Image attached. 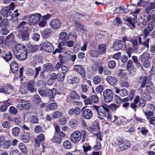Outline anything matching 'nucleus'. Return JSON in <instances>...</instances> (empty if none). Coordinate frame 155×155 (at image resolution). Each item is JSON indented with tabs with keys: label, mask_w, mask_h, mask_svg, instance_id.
Returning <instances> with one entry per match:
<instances>
[{
	"label": "nucleus",
	"mask_w": 155,
	"mask_h": 155,
	"mask_svg": "<svg viewBox=\"0 0 155 155\" xmlns=\"http://www.w3.org/2000/svg\"><path fill=\"white\" fill-rule=\"evenodd\" d=\"M35 81L34 80L31 81L28 84V89L31 92L36 91V89L34 87Z\"/></svg>",
	"instance_id": "393cba45"
},
{
	"label": "nucleus",
	"mask_w": 155,
	"mask_h": 155,
	"mask_svg": "<svg viewBox=\"0 0 155 155\" xmlns=\"http://www.w3.org/2000/svg\"><path fill=\"white\" fill-rule=\"evenodd\" d=\"M3 102L4 104L0 107V109L2 111L5 112L7 110V107L11 105V104L8 102V101H4Z\"/></svg>",
	"instance_id": "bb28decb"
},
{
	"label": "nucleus",
	"mask_w": 155,
	"mask_h": 155,
	"mask_svg": "<svg viewBox=\"0 0 155 155\" xmlns=\"http://www.w3.org/2000/svg\"><path fill=\"white\" fill-rule=\"evenodd\" d=\"M33 101L35 104H39L41 102V99L39 95L38 94H35L33 97Z\"/></svg>",
	"instance_id": "a18cd8bd"
},
{
	"label": "nucleus",
	"mask_w": 155,
	"mask_h": 155,
	"mask_svg": "<svg viewBox=\"0 0 155 155\" xmlns=\"http://www.w3.org/2000/svg\"><path fill=\"white\" fill-rule=\"evenodd\" d=\"M9 155H21V154L18 150L15 149L10 152Z\"/></svg>",
	"instance_id": "774afa93"
},
{
	"label": "nucleus",
	"mask_w": 155,
	"mask_h": 155,
	"mask_svg": "<svg viewBox=\"0 0 155 155\" xmlns=\"http://www.w3.org/2000/svg\"><path fill=\"white\" fill-rule=\"evenodd\" d=\"M154 86L153 84L151 82H150L147 83L146 89L147 91H151L154 90Z\"/></svg>",
	"instance_id": "f704fd0d"
},
{
	"label": "nucleus",
	"mask_w": 155,
	"mask_h": 155,
	"mask_svg": "<svg viewBox=\"0 0 155 155\" xmlns=\"http://www.w3.org/2000/svg\"><path fill=\"white\" fill-rule=\"evenodd\" d=\"M53 69L52 64L50 63H47L44 64L42 67V70L40 74V76L42 79H45L46 76L45 75V72H51Z\"/></svg>",
	"instance_id": "f03ea898"
},
{
	"label": "nucleus",
	"mask_w": 155,
	"mask_h": 155,
	"mask_svg": "<svg viewBox=\"0 0 155 155\" xmlns=\"http://www.w3.org/2000/svg\"><path fill=\"white\" fill-rule=\"evenodd\" d=\"M126 21L128 23L129 26L131 25L134 28L135 21L133 18H127Z\"/></svg>",
	"instance_id": "603ef678"
},
{
	"label": "nucleus",
	"mask_w": 155,
	"mask_h": 155,
	"mask_svg": "<svg viewBox=\"0 0 155 155\" xmlns=\"http://www.w3.org/2000/svg\"><path fill=\"white\" fill-rule=\"evenodd\" d=\"M41 16V15L39 13L31 14L28 17V20L30 23L35 24L39 21Z\"/></svg>",
	"instance_id": "39448f33"
},
{
	"label": "nucleus",
	"mask_w": 155,
	"mask_h": 155,
	"mask_svg": "<svg viewBox=\"0 0 155 155\" xmlns=\"http://www.w3.org/2000/svg\"><path fill=\"white\" fill-rule=\"evenodd\" d=\"M40 35L37 33H34L32 36V39L35 41H37L40 39Z\"/></svg>",
	"instance_id": "e2e57ef3"
},
{
	"label": "nucleus",
	"mask_w": 155,
	"mask_h": 155,
	"mask_svg": "<svg viewBox=\"0 0 155 155\" xmlns=\"http://www.w3.org/2000/svg\"><path fill=\"white\" fill-rule=\"evenodd\" d=\"M35 71L31 68H28L26 70V74L29 76H31L34 74Z\"/></svg>",
	"instance_id": "4d7b16f0"
},
{
	"label": "nucleus",
	"mask_w": 155,
	"mask_h": 155,
	"mask_svg": "<svg viewBox=\"0 0 155 155\" xmlns=\"http://www.w3.org/2000/svg\"><path fill=\"white\" fill-rule=\"evenodd\" d=\"M132 59L137 67L139 68L141 66V64L138 61V58L137 56H132Z\"/></svg>",
	"instance_id": "c03bdc74"
},
{
	"label": "nucleus",
	"mask_w": 155,
	"mask_h": 155,
	"mask_svg": "<svg viewBox=\"0 0 155 155\" xmlns=\"http://www.w3.org/2000/svg\"><path fill=\"white\" fill-rule=\"evenodd\" d=\"M23 104V108L26 110H28L31 107V104L29 101H25Z\"/></svg>",
	"instance_id": "49530a36"
},
{
	"label": "nucleus",
	"mask_w": 155,
	"mask_h": 155,
	"mask_svg": "<svg viewBox=\"0 0 155 155\" xmlns=\"http://www.w3.org/2000/svg\"><path fill=\"white\" fill-rule=\"evenodd\" d=\"M62 114L59 111H56L54 112L52 115V117L54 118H57L62 116Z\"/></svg>",
	"instance_id": "09e8293b"
},
{
	"label": "nucleus",
	"mask_w": 155,
	"mask_h": 155,
	"mask_svg": "<svg viewBox=\"0 0 155 155\" xmlns=\"http://www.w3.org/2000/svg\"><path fill=\"white\" fill-rule=\"evenodd\" d=\"M144 6L146 8V12L147 14H148L151 10L155 8V3L144 2Z\"/></svg>",
	"instance_id": "f8f14e48"
},
{
	"label": "nucleus",
	"mask_w": 155,
	"mask_h": 155,
	"mask_svg": "<svg viewBox=\"0 0 155 155\" xmlns=\"http://www.w3.org/2000/svg\"><path fill=\"white\" fill-rule=\"evenodd\" d=\"M146 101L145 100L141 98L140 99V101L139 102V106L142 107H144L146 105Z\"/></svg>",
	"instance_id": "69168bd1"
},
{
	"label": "nucleus",
	"mask_w": 155,
	"mask_h": 155,
	"mask_svg": "<svg viewBox=\"0 0 155 155\" xmlns=\"http://www.w3.org/2000/svg\"><path fill=\"white\" fill-rule=\"evenodd\" d=\"M104 87L102 85H100L98 86L96 88L95 91L97 93H101L103 90Z\"/></svg>",
	"instance_id": "0e129e2a"
},
{
	"label": "nucleus",
	"mask_w": 155,
	"mask_h": 155,
	"mask_svg": "<svg viewBox=\"0 0 155 155\" xmlns=\"http://www.w3.org/2000/svg\"><path fill=\"white\" fill-rule=\"evenodd\" d=\"M144 114L146 116L148 120L151 118L153 115V113L151 111L144 112Z\"/></svg>",
	"instance_id": "13d9d810"
},
{
	"label": "nucleus",
	"mask_w": 155,
	"mask_h": 155,
	"mask_svg": "<svg viewBox=\"0 0 155 155\" xmlns=\"http://www.w3.org/2000/svg\"><path fill=\"white\" fill-rule=\"evenodd\" d=\"M6 38L8 40V45L9 46L15 44V42L13 34H11L9 35L6 37Z\"/></svg>",
	"instance_id": "a878e982"
},
{
	"label": "nucleus",
	"mask_w": 155,
	"mask_h": 155,
	"mask_svg": "<svg viewBox=\"0 0 155 155\" xmlns=\"http://www.w3.org/2000/svg\"><path fill=\"white\" fill-rule=\"evenodd\" d=\"M93 107V109L97 112L98 118L99 119L102 120L104 117H106V114L101 107L94 105Z\"/></svg>",
	"instance_id": "423d86ee"
},
{
	"label": "nucleus",
	"mask_w": 155,
	"mask_h": 155,
	"mask_svg": "<svg viewBox=\"0 0 155 155\" xmlns=\"http://www.w3.org/2000/svg\"><path fill=\"white\" fill-rule=\"evenodd\" d=\"M147 78L145 76H143L140 77L137 80L138 83L140 84V88H143L145 87L146 83Z\"/></svg>",
	"instance_id": "f3484780"
},
{
	"label": "nucleus",
	"mask_w": 155,
	"mask_h": 155,
	"mask_svg": "<svg viewBox=\"0 0 155 155\" xmlns=\"http://www.w3.org/2000/svg\"><path fill=\"white\" fill-rule=\"evenodd\" d=\"M93 115V113L91 110L88 109H84L82 113L83 117L85 119H91Z\"/></svg>",
	"instance_id": "4468645a"
},
{
	"label": "nucleus",
	"mask_w": 155,
	"mask_h": 155,
	"mask_svg": "<svg viewBox=\"0 0 155 155\" xmlns=\"http://www.w3.org/2000/svg\"><path fill=\"white\" fill-rule=\"evenodd\" d=\"M37 85L41 88H45L46 86L45 82L42 80H39L37 82Z\"/></svg>",
	"instance_id": "e433bc0d"
},
{
	"label": "nucleus",
	"mask_w": 155,
	"mask_h": 155,
	"mask_svg": "<svg viewBox=\"0 0 155 155\" xmlns=\"http://www.w3.org/2000/svg\"><path fill=\"white\" fill-rule=\"evenodd\" d=\"M91 100L92 102L94 103H97L99 101L98 97L96 95H92L91 97Z\"/></svg>",
	"instance_id": "6e6d98bb"
},
{
	"label": "nucleus",
	"mask_w": 155,
	"mask_h": 155,
	"mask_svg": "<svg viewBox=\"0 0 155 155\" xmlns=\"http://www.w3.org/2000/svg\"><path fill=\"white\" fill-rule=\"evenodd\" d=\"M116 64L115 61L112 60L108 62V67L111 69L114 68L116 66Z\"/></svg>",
	"instance_id": "5fc2aeb1"
},
{
	"label": "nucleus",
	"mask_w": 155,
	"mask_h": 155,
	"mask_svg": "<svg viewBox=\"0 0 155 155\" xmlns=\"http://www.w3.org/2000/svg\"><path fill=\"white\" fill-rule=\"evenodd\" d=\"M43 48L45 51L51 52L53 51L54 48L52 45L49 42L45 41L42 43Z\"/></svg>",
	"instance_id": "9d476101"
},
{
	"label": "nucleus",
	"mask_w": 155,
	"mask_h": 155,
	"mask_svg": "<svg viewBox=\"0 0 155 155\" xmlns=\"http://www.w3.org/2000/svg\"><path fill=\"white\" fill-rule=\"evenodd\" d=\"M58 58L60 61L62 62H65L67 61V59L65 56H62L61 54H59Z\"/></svg>",
	"instance_id": "338daca9"
},
{
	"label": "nucleus",
	"mask_w": 155,
	"mask_h": 155,
	"mask_svg": "<svg viewBox=\"0 0 155 155\" xmlns=\"http://www.w3.org/2000/svg\"><path fill=\"white\" fill-rule=\"evenodd\" d=\"M81 109L78 107H75L74 108L70 109L68 113L69 115L71 116L75 114L76 115H79L80 114Z\"/></svg>",
	"instance_id": "dca6fc26"
},
{
	"label": "nucleus",
	"mask_w": 155,
	"mask_h": 155,
	"mask_svg": "<svg viewBox=\"0 0 155 155\" xmlns=\"http://www.w3.org/2000/svg\"><path fill=\"white\" fill-rule=\"evenodd\" d=\"M21 139L24 142H28L30 140L29 134L28 133L23 134L21 137Z\"/></svg>",
	"instance_id": "7c9ffc66"
},
{
	"label": "nucleus",
	"mask_w": 155,
	"mask_h": 155,
	"mask_svg": "<svg viewBox=\"0 0 155 155\" xmlns=\"http://www.w3.org/2000/svg\"><path fill=\"white\" fill-rule=\"evenodd\" d=\"M61 44L60 43H59L57 48L55 49L53 53L55 54L56 53H59L63 52L64 51V49L63 48L61 47Z\"/></svg>",
	"instance_id": "ea45409f"
},
{
	"label": "nucleus",
	"mask_w": 155,
	"mask_h": 155,
	"mask_svg": "<svg viewBox=\"0 0 155 155\" xmlns=\"http://www.w3.org/2000/svg\"><path fill=\"white\" fill-rule=\"evenodd\" d=\"M41 67L39 66L38 67H36L35 69V74H34V78H36L37 76L38 75L39 72L41 71Z\"/></svg>",
	"instance_id": "864d4df0"
},
{
	"label": "nucleus",
	"mask_w": 155,
	"mask_h": 155,
	"mask_svg": "<svg viewBox=\"0 0 155 155\" xmlns=\"http://www.w3.org/2000/svg\"><path fill=\"white\" fill-rule=\"evenodd\" d=\"M129 97L130 98V99L129 98L127 97L124 98H123V99H122L121 101V103H124L127 102L129 100H131L133 99V98L134 97V94H132L131 95H130V96Z\"/></svg>",
	"instance_id": "bf43d9fd"
},
{
	"label": "nucleus",
	"mask_w": 155,
	"mask_h": 155,
	"mask_svg": "<svg viewBox=\"0 0 155 155\" xmlns=\"http://www.w3.org/2000/svg\"><path fill=\"white\" fill-rule=\"evenodd\" d=\"M38 48L37 45H29L28 48V51L30 52H34Z\"/></svg>",
	"instance_id": "2f4dec72"
},
{
	"label": "nucleus",
	"mask_w": 155,
	"mask_h": 155,
	"mask_svg": "<svg viewBox=\"0 0 155 155\" xmlns=\"http://www.w3.org/2000/svg\"><path fill=\"white\" fill-rule=\"evenodd\" d=\"M6 59L7 61H10L12 57V53L10 52H8L6 53L5 54V56L4 57H2Z\"/></svg>",
	"instance_id": "37998d69"
},
{
	"label": "nucleus",
	"mask_w": 155,
	"mask_h": 155,
	"mask_svg": "<svg viewBox=\"0 0 155 155\" xmlns=\"http://www.w3.org/2000/svg\"><path fill=\"white\" fill-rule=\"evenodd\" d=\"M62 138L57 135H54L51 140L53 142L60 144L61 142Z\"/></svg>",
	"instance_id": "72a5a7b5"
},
{
	"label": "nucleus",
	"mask_w": 155,
	"mask_h": 155,
	"mask_svg": "<svg viewBox=\"0 0 155 155\" xmlns=\"http://www.w3.org/2000/svg\"><path fill=\"white\" fill-rule=\"evenodd\" d=\"M74 70L78 73L83 77H85V72L84 68L81 65L76 64L74 66Z\"/></svg>",
	"instance_id": "1a4fd4ad"
},
{
	"label": "nucleus",
	"mask_w": 155,
	"mask_h": 155,
	"mask_svg": "<svg viewBox=\"0 0 155 155\" xmlns=\"http://www.w3.org/2000/svg\"><path fill=\"white\" fill-rule=\"evenodd\" d=\"M101 81V78L98 76H95L93 79L94 83L95 84H99Z\"/></svg>",
	"instance_id": "de8ad7c7"
},
{
	"label": "nucleus",
	"mask_w": 155,
	"mask_h": 155,
	"mask_svg": "<svg viewBox=\"0 0 155 155\" xmlns=\"http://www.w3.org/2000/svg\"><path fill=\"white\" fill-rule=\"evenodd\" d=\"M47 96H48L51 98H54V96L56 94H58V92L57 91L56 89L54 88L52 90L48 89L47 91Z\"/></svg>",
	"instance_id": "aec40b11"
},
{
	"label": "nucleus",
	"mask_w": 155,
	"mask_h": 155,
	"mask_svg": "<svg viewBox=\"0 0 155 155\" xmlns=\"http://www.w3.org/2000/svg\"><path fill=\"white\" fill-rule=\"evenodd\" d=\"M12 71L13 73L16 72L18 69V65L15 61H12L10 65Z\"/></svg>",
	"instance_id": "b1692460"
},
{
	"label": "nucleus",
	"mask_w": 155,
	"mask_h": 155,
	"mask_svg": "<svg viewBox=\"0 0 155 155\" xmlns=\"http://www.w3.org/2000/svg\"><path fill=\"white\" fill-rule=\"evenodd\" d=\"M8 20H3L1 22V26L2 27H8L9 26Z\"/></svg>",
	"instance_id": "680f3d73"
},
{
	"label": "nucleus",
	"mask_w": 155,
	"mask_h": 155,
	"mask_svg": "<svg viewBox=\"0 0 155 155\" xmlns=\"http://www.w3.org/2000/svg\"><path fill=\"white\" fill-rule=\"evenodd\" d=\"M130 142L127 140L123 141L119 145V147L117 149V151L120 152L127 149L130 146Z\"/></svg>",
	"instance_id": "9b49d317"
},
{
	"label": "nucleus",
	"mask_w": 155,
	"mask_h": 155,
	"mask_svg": "<svg viewBox=\"0 0 155 155\" xmlns=\"http://www.w3.org/2000/svg\"><path fill=\"white\" fill-rule=\"evenodd\" d=\"M69 124L70 126L73 128H75L78 125V121L74 119H71L69 122Z\"/></svg>",
	"instance_id": "473e14b6"
},
{
	"label": "nucleus",
	"mask_w": 155,
	"mask_h": 155,
	"mask_svg": "<svg viewBox=\"0 0 155 155\" xmlns=\"http://www.w3.org/2000/svg\"><path fill=\"white\" fill-rule=\"evenodd\" d=\"M19 133V129L18 127H15L12 129V133L14 136H17L18 135Z\"/></svg>",
	"instance_id": "79ce46f5"
},
{
	"label": "nucleus",
	"mask_w": 155,
	"mask_h": 155,
	"mask_svg": "<svg viewBox=\"0 0 155 155\" xmlns=\"http://www.w3.org/2000/svg\"><path fill=\"white\" fill-rule=\"evenodd\" d=\"M26 24V22L25 21L21 22L17 27V30L18 31H22V30H28V27L25 26Z\"/></svg>",
	"instance_id": "4be33fe9"
},
{
	"label": "nucleus",
	"mask_w": 155,
	"mask_h": 155,
	"mask_svg": "<svg viewBox=\"0 0 155 155\" xmlns=\"http://www.w3.org/2000/svg\"><path fill=\"white\" fill-rule=\"evenodd\" d=\"M52 33V31L50 28H46L44 31V35L46 38H48L51 35Z\"/></svg>",
	"instance_id": "a19ab883"
},
{
	"label": "nucleus",
	"mask_w": 155,
	"mask_h": 155,
	"mask_svg": "<svg viewBox=\"0 0 155 155\" xmlns=\"http://www.w3.org/2000/svg\"><path fill=\"white\" fill-rule=\"evenodd\" d=\"M68 83L71 84H73L74 83H78L79 82V79L78 77H73L70 76L68 78Z\"/></svg>",
	"instance_id": "5701e85b"
},
{
	"label": "nucleus",
	"mask_w": 155,
	"mask_h": 155,
	"mask_svg": "<svg viewBox=\"0 0 155 155\" xmlns=\"http://www.w3.org/2000/svg\"><path fill=\"white\" fill-rule=\"evenodd\" d=\"M70 97L72 99L79 100L80 97L76 92L74 90L71 91L70 94Z\"/></svg>",
	"instance_id": "c756f323"
},
{
	"label": "nucleus",
	"mask_w": 155,
	"mask_h": 155,
	"mask_svg": "<svg viewBox=\"0 0 155 155\" xmlns=\"http://www.w3.org/2000/svg\"><path fill=\"white\" fill-rule=\"evenodd\" d=\"M50 25L52 28L56 29L60 28L61 26V23L58 19H53L50 22Z\"/></svg>",
	"instance_id": "ddd939ff"
},
{
	"label": "nucleus",
	"mask_w": 155,
	"mask_h": 155,
	"mask_svg": "<svg viewBox=\"0 0 155 155\" xmlns=\"http://www.w3.org/2000/svg\"><path fill=\"white\" fill-rule=\"evenodd\" d=\"M67 34L66 32H61L59 35V39L61 41L60 42L63 43L68 40V38L67 37Z\"/></svg>",
	"instance_id": "412c9836"
},
{
	"label": "nucleus",
	"mask_w": 155,
	"mask_h": 155,
	"mask_svg": "<svg viewBox=\"0 0 155 155\" xmlns=\"http://www.w3.org/2000/svg\"><path fill=\"white\" fill-rule=\"evenodd\" d=\"M65 74L64 73L60 72L57 74V80L59 81H62L64 80Z\"/></svg>",
	"instance_id": "58836bf2"
},
{
	"label": "nucleus",
	"mask_w": 155,
	"mask_h": 155,
	"mask_svg": "<svg viewBox=\"0 0 155 155\" xmlns=\"http://www.w3.org/2000/svg\"><path fill=\"white\" fill-rule=\"evenodd\" d=\"M1 12L2 15L7 18V20H10L12 19L14 14L7 8H4L2 10Z\"/></svg>",
	"instance_id": "0eeeda50"
},
{
	"label": "nucleus",
	"mask_w": 155,
	"mask_h": 155,
	"mask_svg": "<svg viewBox=\"0 0 155 155\" xmlns=\"http://www.w3.org/2000/svg\"><path fill=\"white\" fill-rule=\"evenodd\" d=\"M115 92L116 94H119L121 97H124L127 96L128 94V91L125 88H123L120 90L117 87L115 88Z\"/></svg>",
	"instance_id": "2eb2a0df"
},
{
	"label": "nucleus",
	"mask_w": 155,
	"mask_h": 155,
	"mask_svg": "<svg viewBox=\"0 0 155 155\" xmlns=\"http://www.w3.org/2000/svg\"><path fill=\"white\" fill-rule=\"evenodd\" d=\"M30 121L33 123L37 124L39 122V120L36 116L32 115L30 118Z\"/></svg>",
	"instance_id": "8fccbe9b"
},
{
	"label": "nucleus",
	"mask_w": 155,
	"mask_h": 155,
	"mask_svg": "<svg viewBox=\"0 0 155 155\" xmlns=\"http://www.w3.org/2000/svg\"><path fill=\"white\" fill-rule=\"evenodd\" d=\"M14 53L16 57L20 61L25 60L27 57V52L25 47L21 44L15 46L14 49Z\"/></svg>",
	"instance_id": "f257e3e1"
},
{
	"label": "nucleus",
	"mask_w": 155,
	"mask_h": 155,
	"mask_svg": "<svg viewBox=\"0 0 155 155\" xmlns=\"http://www.w3.org/2000/svg\"><path fill=\"white\" fill-rule=\"evenodd\" d=\"M106 80L110 84L112 85H115L117 81V78L111 76H108L106 78Z\"/></svg>",
	"instance_id": "a211bd4d"
},
{
	"label": "nucleus",
	"mask_w": 155,
	"mask_h": 155,
	"mask_svg": "<svg viewBox=\"0 0 155 155\" xmlns=\"http://www.w3.org/2000/svg\"><path fill=\"white\" fill-rule=\"evenodd\" d=\"M113 96V92L110 89H106L103 92L104 101L107 103H109L112 101Z\"/></svg>",
	"instance_id": "7ed1b4c3"
},
{
	"label": "nucleus",
	"mask_w": 155,
	"mask_h": 155,
	"mask_svg": "<svg viewBox=\"0 0 155 155\" xmlns=\"http://www.w3.org/2000/svg\"><path fill=\"white\" fill-rule=\"evenodd\" d=\"M19 147L22 152L25 153V155H27L26 153L27 150L25 145H23L22 143H20L19 145Z\"/></svg>",
	"instance_id": "3c124183"
},
{
	"label": "nucleus",
	"mask_w": 155,
	"mask_h": 155,
	"mask_svg": "<svg viewBox=\"0 0 155 155\" xmlns=\"http://www.w3.org/2000/svg\"><path fill=\"white\" fill-rule=\"evenodd\" d=\"M28 31V30H26L18 31V37L22 41L28 40L29 39V36Z\"/></svg>",
	"instance_id": "6e6552de"
},
{
	"label": "nucleus",
	"mask_w": 155,
	"mask_h": 155,
	"mask_svg": "<svg viewBox=\"0 0 155 155\" xmlns=\"http://www.w3.org/2000/svg\"><path fill=\"white\" fill-rule=\"evenodd\" d=\"M123 44L121 40H118L115 41L113 45L114 50L118 51L121 49L123 47Z\"/></svg>",
	"instance_id": "6ab92c4d"
},
{
	"label": "nucleus",
	"mask_w": 155,
	"mask_h": 155,
	"mask_svg": "<svg viewBox=\"0 0 155 155\" xmlns=\"http://www.w3.org/2000/svg\"><path fill=\"white\" fill-rule=\"evenodd\" d=\"M140 58L141 61L148 60L150 58V54L148 52H144L141 55Z\"/></svg>",
	"instance_id": "c85d7f7f"
},
{
	"label": "nucleus",
	"mask_w": 155,
	"mask_h": 155,
	"mask_svg": "<svg viewBox=\"0 0 155 155\" xmlns=\"http://www.w3.org/2000/svg\"><path fill=\"white\" fill-rule=\"evenodd\" d=\"M106 117L108 120L113 122H114L117 120V117L116 116H114V118H113L112 115L109 112L107 113Z\"/></svg>",
	"instance_id": "4c0bfd02"
},
{
	"label": "nucleus",
	"mask_w": 155,
	"mask_h": 155,
	"mask_svg": "<svg viewBox=\"0 0 155 155\" xmlns=\"http://www.w3.org/2000/svg\"><path fill=\"white\" fill-rule=\"evenodd\" d=\"M154 28V24L152 22H149L147 26V28L150 31H152Z\"/></svg>",
	"instance_id": "052dcab7"
},
{
	"label": "nucleus",
	"mask_w": 155,
	"mask_h": 155,
	"mask_svg": "<svg viewBox=\"0 0 155 155\" xmlns=\"http://www.w3.org/2000/svg\"><path fill=\"white\" fill-rule=\"evenodd\" d=\"M82 136V134L80 132L76 131L73 132L71 135L70 139L73 142L78 143L81 140Z\"/></svg>",
	"instance_id": "20e7f679"
},
{
	"label": "nucleus",
	"mask_w": 155,
	"mask_h": 155,
	"mask_svg": "<svg viewBox=\"0 0 155 155\" xmlns=\"http://www.w3.org/2000/svg\"><path fill=\"white\" fill-rule=\"evenodd\" d=\"M106 47L105 45L101 44L99 45L98 52L99 54H102L106 52Z\"/></svg>",
	"instance_id": "cd10ccee"
},
{
	"label": "nucleus",
	"mask_w": 155,
	"mask_h": 155,
	"mask_svg": "<svg viewBox=\"0 0 155 155\" xmlns=\"http://www.w3.org/2000/svg\"><path fill=\"white\" fill-rule=\"evenodd\" d=\"M63 146L64 148L67 149H70L71 147V143L69 140H64L63 142Z\"/></svg>",
	"instance_id": "c9c22d12"
}]
</instances>
